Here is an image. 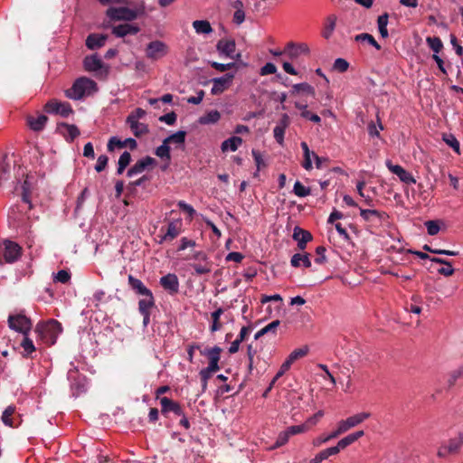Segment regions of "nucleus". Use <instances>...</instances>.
Here are the masks:
<instances>
[{"label": "nucleus", "mask_w": 463, "mask_h": 463, "mask_svg": "<svg viewBox=\"0 0 463 463\" xmlns=\"http://www.w3.org/2000/svg\"><path fill=\"white\" fill-rule=\"evenodd\" d=\"M155 164V159L150 156H146L140 160H138L131 168L128 171V176L131 177L136 175L141 174L144 172L148 166Z\"/></svg>", "instance_id": "nucleus-18"}, {"label": "nucleus", "mask_w": 463, "mask_h": 463, "mask_svg": "<svg viewBox=\"0 0 463 463\" xmlns=\"http://www.w3.org/2000/svg\"><path fill=\"white\" fill-rule=\"evenodd\" d=\"M235 42L233 40H220L216 45L220 54L232 57L235 52Z\"/></svg>", "instance_id": "nucleus-25"}, {"label": "nucleus", "mask_w": 463, "mask_h": 463, "mask_svg": "<svg viewBox=\"0 0 463 463\" xmlns=\"http://www.w3.org/2000/svg\"><path fill=\"white\" fill-rule=\"evenodd\" d=\"M128 283L138 295L145 296L151 292L140 279L134 278L132 275L128 276Z\"/></svg>", "instance_id": "nucleus-29"}, {"label": "nucleus", "mask_w": 463, "mask_h": 463, "mask_svg": "<svg viewBox=\"0 0 463 463\" xmlns=\"http://www.w3.org/2000/svg\"><path fill=\"white\" fill-rule=\"evenodd\" d=\"M83 65L86 71L94 73L107 74L108 69L104 67L101 59L96 55H90L84 59Z\"/></svg>", "instance_id": "nucleus-11"}, {"label": "nucleus", "mask_w": 463, "mask_h": 463, "mask_svg": "<svg viewBox=\"0 0 463 463\" xmlns=\"http://www.w3.org/2000/svg\"><path fill=\"white\" fill-rule=\"evenodd\" d=\"M108 35L90 33L86 39V46L90 50H96L105 45Z\"/></svg>", "instance_id": "nucleus-21"}, {"label": "nucleus", "mask_w": 463, "mask_h": 463, "mask_svg": "<svg viewBox=\"0 0 463 463\" xmlns=\"http://www.w3.org/2000/svg\"><path fill=\"white\" fill-rule=\"evenodd\" d=\"M219 370H220L219 368H215V367H212V366H207L205 368H203L199 372L201 382H208V380L212 377V375Z\"/></svg>", "instance_id": "nucleus-48"}, {"label": "nucleus", "mask_w": 463, "mask_h": 463, "mask_svg": "<svg viewBox=\"0 0 463 463\" xmlns=\"http://www.w3.org/2000/svg\"><path fill=\"white\" fill-rule=\"evenodd\" d=\"M242 144V139L240 137L233 136L222 143L221 148L222 152L236 151Z\"/></svg>", "instance_id": "nucleus-26"}, {"label": "nucleus", "mask_w": 463, "mask_h": 463, "mask_svg": "<svg viewBox=\"0 0 463 463\" xmlns=\"http://www.w3.org/2000/svg\"><path fill=\"white\" fill-rule=\"evenodd\" d=\"M194 31L199 34H208L213 29L210 23L206 20H196L193 23Z\"/></svg>", "instance_id": "nucleus-33"}, {"label": "nucleus", "mask_w": 463, "mask_h": 463, "mask_svg": "<svg viewBox=\"0 0 463 463\" xmlns=\"http://www.w3.org/2000/svg\"><path fill=\"white\" fill-rule=\"evenodd\" d=\"M159 121L164 122L169 126H172L176 121V114L175 112L166 113L159 117Z\"/></svg>", "instance_id": "nucleus-62"}, {"label": "nucleus", "mask_w": 463, "mask_h": 463, "mask_svg": "<svg viewBox=\"0 0 463 463\" xmlns=\"http://www.w3.org/2000/svg\"><path fill=\"white\" fill-rule=\"evenodd\" d=\"M155 154L156 156L169 162L171 159L169 144L164 139L162 145L156 149Z\"/></svg>", "instance_id": "nucleus-38"}, {"label": "nucleus", "mask_w": 463, "mask_h": 463, "mask_svg": "<svg viewBox=\"0 0 463 463\" xmlns=\"http://www.w3.org/2000/svg\"><path fill=\"white\" fill-rule=\"evenodd\" d=\"M146 115V112L143 109L137 108L128 116L127 120H140Z\"/></svg>", "instance_id": "nucleus-57"}, {"label": "nucleus", "mask_w": 463, "mask_h": 463, "mask_svg": "<svg viewBox=\"0 0 463 463\" xmlns=\"http://www.w3.org/2000/svg\"><path fill=\"white\" fill-rule=\"evenodd\" d=\"M222 314H223V309L222 307H219L218 309H216L215 311H213L211 314L212 325L210 326V330L212 333L221 330L222 326L219 320Z\"/></svg>", "instance_id": "nucleus-36"}, {"label": "nucleus", "mask_w": 463, "mask_h": 463, "mask_svg": "<svg viewBox=\"0 0 463 463\" xmlns=\"http://www.w3.org/2000/svg\"><path fill=\"white\" fill-rule=\"evenodd\" d=\"M222 348L219 346L213 347H205L200 349V354L208 358L209 364L208 366L219 368V362L221 359Z\"/></svg>", "instance_id": "nucleus-13"}, {"label": "nucleus", "mask_w": 463, "mask_h": 463, "mask_svg": "<svg viewBox=\"0 0 463 463\" xmlns=\"http://www.w3.org/2000/svg\"><path fill=\"white\" fill-rule=\"evenodd\" d=\"M127 124L129 126L132 133L139 137L142 135H145L148 132V127L146 124L139 122V120H126Z\"/></svg>", "instance_id": "nucleus-27"}, {"label": "nucleus", "mask_w": 463, "mask_h": 463, "mask_svg": "<svg viewBox=\"0 0 463 463\" xmlns=\"http://www.w3.org/2000/svg\"><path fill=\"white\" fill-rule=\"evenodd\" d=\"M324 416L323 411H318L317 413L309 417L303 424L307 426V430L308 431L312 427L316 426L319 420Z\"/></svg>", "instance_id": "nucleus-43"}, {"label": "nucleus", "mask_w": 463, "mask_h": 463, "mask_svg": "<svg viewBox=\"0 0 463 463\" xmlns=\"http://www.w3.org/2000/svg\"><path fill=\"white\" fill-rule=\"evenodd\" d=\"M290 263L293 267H299L303 265L306 268H309L311 266V261L308 254H300L296 253L292 256Z\"/></svg>", "instance_id": "nucleus-31"}, {"label": "nucleus", "mask_w": 463, "mask_h": 463, "mask_svg": "<svg viewBox=\"0 0 463 463\" xmlns=\"http://www.w3.org/2000/svg\"><path fill=\"white\" fill-rule=\"evenodd\" d=\"M14 407L13 406H8L3 412V415H2V420L4 422L5 425L6 426H9V427H13V421L11 420V417L12 415L14 414Z\"/></svg>", "instance_id": "nucleus-52"}, {"label": "nucleus", "mask_w": 463, "mask_h": 463, "mask_svg": "<svg viewBox=\"0 0 463 463\" xmlns=\"http://www.w3.org/2000/svg\"><path fill=\"white\" fill-rule=\"evenodd\" d=\"M387 168L394 175H396L401 182L406 184H416V179L412 176L411 173L405 170L402 166L399 165H393L390 160L385 162Z\"/></svg>", "instance_id": "nucleus-12"}, {"label": "nucleus", "mask_w": 463, "mask_h": 463, "mask_svg": "<svg viewBox=\"0 0 463 463\" xmlns=\"http://www.w3.org/2000/svg\"><path fill=\"white\" fill-rule=\"evenodd\" d=\"M21 346L23 347L25 355H29L35 351V346L33 341L27 335H24Z\"/></svg>", "instance_id": "nucleus-46"}, {"label": "nucleus", "mask_w": 463, "mask_h": 463, "mask_svg": "<svg viewBox=\"0 0 463 463\" xmlns=\"http://www.w3.org/2000/svg\"><path fill=\"white\" fill-rule=\"evenodd\" d=\"M160 285L170 294H176L179 290V280L175 274L168 273L160 279Z\"/></svg>", "instance_id": "nucleus-15"}, {"label": "nucleus", "mask_w": 463, "mask_h": 463, "mask_svg": "<svg viewBox=\"0 0 463 463\" xmlns=\"http://www.w3.org/2000/svg\"><path fill=\"white\" fill-rule=\"evenodd\" d=\"M45 110L47 113L57 114L63 118H68L73 112L71 106L68 102L58 101L56 99L47 102Z\"/></svg>", "instance_id": "nucleus-7"}, {"label": "nucleus", "mask_w": 463, "mask_h": 463, "mask_svg": "<svg viewBox=\"0 0 463 463\" xmlns=\"http://www.w3.org/2000/svg\"><path fill=\"white\" fill-rule=\"evenodd\" d=\"M233 78V73H226L222 77L213 79V87L211 89V93L213 95L222 94L232 85Z\"/></svg>", "instance_id": "nucleus-10"}, {"label": "nucleus", "mask_w": 463, "mask_h": 463, "mask_svg": "<svg viewBox=\"0 0 463 463\" xmlns=\"http://www.w3.org/2000/svg\"><path fill=\"white\" fill-rule=\"evenodd\" d=\"M383 128L382 123L378 121V125L373 122L368 124V133L371 137H379V130Z\"/></svg>", "instance_id": "nucleus-61"}, {"label": "nucleus", "mask_w": 463, "mask_h": 463, "mask_svg": "<svg viewBox=\"0 0 463 463\" xmlns=\"http://www.w3.org/2000/svg\"><path fill=\"white\" fill-rule=\"evenodd\" d=\"M426 43L428 46L434 52V54H439V52L443 48L442 41L439 37H427Z\"/></svg>", "instance_id": "nucleus-41"}, {"label": "nucleus", "mask_w": 463, "mask_h": 463, "mask_svg": "<svg viewBox=\"0 0 463 463\" xmlns=\"http://www.w3.org/2000/svg\"><path fill=\"white\" fill-rule=\"evenodd\" d=\"M445 143L449 146L457 154H460L459 142L453 135H445L443 137Z\"/></svg>", "instance_id": "nucleus-44"}, {"label": "nucleus", "mask_w": 463, "mask_h": 463, "mask_svg": "<svg viewBox=\"0 0 463 463\" xmlns=\"http://www.w3.org/2000/svg\"><path fill=\"white\" fill-rule=\"evenodd\" d=\"M388 21H389V14L387 13H384L378 16V19H377L378 31L383 38H387L389 36V33L387 30Z\"/></svg>", "instance_id": "nucleus-32"}, {"label": "nucleus", "mask_w": 463, "mask_h": 463, "mask_svg": "<svg viewBox=\"0 0 463 463\" xmlns=\"http://www.w3.org/2000/svg\"><path fill=\"white\" fill-rule=\"evenodd\" d=\"M160 404L162 407L163 413H166L168 411H173L174 413H175L178 416L183 415V410H182L181 406L177 402L170 400L167 397L161 398Z\"/></svg>", "instance_id": "nucleus-23"}, {"label": "nucleus", "mask_w": 463, "mask_h": 463, "mask_svg": "<svg viewBox=\"0 0 463 463\" xmlns=\"http://www.w3.org/2000/svg\"><path fill=\"white\" fill-rule=\"evenodd\" d=\"M191 259L198 260V263L191 264V267L194 269L195 274L205 275L212 271V262L209 260V258L204 251H195Z\"/></svg>", "instance_id": "nucleus-5"}, {"label": "nucleus", "mask_w": 463, "mask_h": 463, "mask_svg": "<svg viewBox=\"0 0 463 463\" xmlns=\"http://www.w3.org/2000/svg\"><path fill=\"white\" fill-rule=\"evenodd\" d=\"M185 137H186V132L184 130H179V131L168 136L167 137H165V140L168 144L172 143V144H175L177 146H182L185 142Z\"/></svg>", "instance_id": "nucleus-37"}, {"label": "nucleus", "mask_w": 463, "mask_h": 463, "mask_svg": "<svg viewBox=\"0 0 463 463\" xmlns=\"http://www.w3.org/2000/svg\"><path fill=\"white\" fill-rule=\"evenodd\" d=\"M98 91L97 83L89 78L81 77L75 80L72 87L65 91L69 99L79 100Z\"/></svg>", "instance_id": "nucleus-1"}, {"label": "nucleus", "mask_w": 463, "mask_h": 463, "mask_svg": "<svg viewBox=\"0 0 463 463\" xmlns=\"http://www.w3.org/2000/svg\"><path fill=\"white\" fill-rule=\"evenodd\" d=\"M108 161H109V158H108L107 156H105V155L99 156L98 157V159H97V164L95 165V170L97 172L103 171L106 168V166H107Z\"/></svg>", "instance_id": "nucleus-64"}, {"label": "nucleus", "mask_w": 463, "mask_h": 463, "mask_svg": "<svg viewBox=\"0 0 463 463\" xmlns=\"http://www.w3.org/2000/svg\"><path fill=\"white\" fill-rule=\"evenodd\" d=\"M277 71V67L275 64L271 62H267L264 66L260 68V74L261 76H266L269 74H274Z\"/></svg>", "instance_id": "nucleus-59"}, {"label": "nucleus", "mask_w": 463, "mask_h": 463, "mask_svg": "<svg viewBox=\"0 0 463 463\" xmlns=\"http://www.w3.org/2000/svg\"><path fill=\"white\" fill-rule=\"evenodd\" d=\"M181 221H172L168 223L165 231L161 228L162 235H158V243L163 244L165 241H172L181 233Z\"/></svg>", "instance_id": "nucleus-8"}, {"label": "nucleus", "mask_w": 463, "mask_h": 463, "mask_svg": "<svg viewBox=\"0 0 463 463\" xmlns=\"http://www.w3.org/2000/svg\"><path fill=\"white\" fill-rule=\"evenodd\" d=\"M178 207L183 210L184 212H185L190 218H193L194 215L196 213L195 210L194 209V207L188 203H186L184 201H179L178 203H177Z\"/></svg>", "instance_id": "nucleus-63"}, {"label": "nucleus", "mask_w": 463, "mask_h": 463, "mask_svg": "<svg viewBox=\"0 0 463 463\" xmlns=\"http://www.w3.org/2000/svg\"><path fill=\"white\" fill-rule=\"evenodd\" d=\"M54 279L58 282L65 284L71 279V274L67 270L61 269L56 273Z\"/></svg>", "instance_id": "nucleus-58"}, {"label": "nucleus", "mask_w": 463, "mask_h": 463, "mask_svg": "<svg viewBox=\"0 0 463 463\" xmlns=\"http://www.w3.org/2000/svg\"><path fill=\"white\" fill-rule=\"evenodd\" d=\"M62 127L66 130V133H65L66 137L70 138L71 140H73L75 137H77L80 135V130L75 125L64 124Z\"/></svg>", "instance_id": "nucleus-50"}, {"label": "nucleus", "mask_w": 463, "mask_h": 463, "mask_svg": "<svg viewBox=\"0 0 463 463\" xmlns=\"http://www.w3.org/2000/svg\"><path fill=\"white\" fill-rule=\"evenodd\" d=\"M251 155H252V156H253V158H254V161H255V163H256V165H257V172L255 173V175H258V172L260 171V169L262 166H264V165H265V163H264V160H263V158H262L261 154H260L259 151H257V150H255V149H252V151H251Z\"/></svg>", "instance_id": "nucleus-56"}, {"label": "nucleus", "mask_w": 463, "mask_h": 463, "mask_svg": "<svg viewBox=\"0 0 463 463\" xmlns=\"http://www.w3.org/2000/svg\"><path fill=\"white\" fill-rule=\"evenodd\" d=\"M355 41L356 42H366L370 45L373 46L376 50H380L381 49V46L375 41L373 36L369 34V33H366L357 34L355 36Z\"/></svg>", "instance_id": "nucleus-42"}, {"label": "nucleus", "mask_w": 463, "mask_h": 463, "mask_svg": "<svg viewBox=\"0 0 463 463\" xmlns=\"http://www.w3.org/2000/svg\"><path fill=\"white\" fill-rule=\"evenodd\" d=\"M290 438V435L288 434V430H285L278 435V438L274 443V445L271 447L272 449H278L279 447L284 446L286 443H288V439Z\"/></svg>", "instance_id": "nucleus-45"}, {"label": "nucleus", "mask_w": 463, "mask_h": 463, "mask_svg": "<svg viewBox=\"0 0 463 463\" xmlns=\"http://www.w3.org/2000/svg\"><path fill=\"white\" fill-rule=\"evenodd\" d=\"M47 119L45 115L41 114L36 117L28 116L26 121L32 130L38 132L44 128Z\"/></svg>", "instance_id": "nucleus-24"}, {"label": "nucleus", "mask_w": 463, "mask_h": 463, "mask_svg": "<svg viewBox=\"0 0 463 463\" xmlns=\"http://www.w3.org/2000/svg\"><path fill=\"white\" fill-rule=\"evenodd\" d=\"M109 297L102 289L96 290L93 295L88 298L87 306L90 307L99 308L103 303L108 302Z\"/></svg>", "instance_id": "nucleus-22"}, {"label": "nucleus", "mask_w": 463, "mask_h": 463, "mask_svg": "<svg viewBox=\"0 0 463 463\" xmlns=\"http://www.w3.org/2000/svg\"><path fill=\"white\" fill-rule=\"evenodd\" d=\"M309 49L307 44H295L293 43H289L285 47L283 52L288 55L290 59H296L299 55L303 53H307Z\"/></svg>", "instance_id": "nucleus-19"}, {"label": "nucleus", "mask_w": 463, "mask_h": 463, "mask_svg": "<svg viewBox=\"0 0 463 463\" xmlns=\"http://www.w3.org/2000/svg\"><path fill=\"white\" fill-rule=\"evenodd\" d=\"M168 47L162 41L150 42L146 49V54L148 59L157 61L167 54Z\"/></svg>", "instance_id": "nucleus-6"}, {"label": "nucleus", "mask_w": 463, "mask_h": 463, "mask_svg": "<svg viewBox=\"0 0 463 463\" xmlns=\"http://www.w3.org/2000/svg\"><path fill=\"white\" fill-rule=\"evenodd\" d=\"M293 239L298 241V248L304 250L307 243L312 240V235L309 232L297 226L293 231Z\"/></svg>", "instance_id": "nucleus-20"}, {"label": "nucleus", "mask_w": 463, "mask_h": 463, "mask_svg": "<svg viewBox=\"0 0 463 463\" xmlns=\"http://www.w3.org/2000/svg\"><path fill=\"white\" fill-rule=\"evenodd\" d=\"M288 432V434L291 436L301 434L307 432V426H304V424L300 425H293L286 429Z\"/></svg>", "instance_id": "nucleus-55"}, {"label": "nucleus", "mask_w": 463, "mask_h": 463, "mask_svg": "<svg viewBox=\"0 0 463 463\" xmlns=\"http://www.w3.org/2000/svg\"><path fill=\"white\" fill-rule=\"evenodd\" d=\"M293 191L295 194L299 197H305L310 194V189L303 185L299 181H297L294 184Z\"/></svg>", "instance_id": "nucleus-47"}, {"label": "nucleus", "mask_w": 463, "mask_h": 463, "mask_svg": "<svg viewBox=\"0 0 463 463\" xmlns=\"http://www.w3.org/2000/svg\"><path fill=\"white\" fill-rule=\"evenodd\" d=\"M335 24H336V16L335 15L332 14L326 18L325 27H324V30L322 33V35L326 39L330 38L331 35L333 34L335 28Z\"/></svg>", "instance_id": "nucleus-34"}, {"label": "nucleus", "mask_w": 463, "mask_h": 463, "mask_svg": "<svg viewBox=\"0 0 463 463\" xmlns=\"http://www.w3.org/2000/svg\"><path fill=\"white\" fill-rule=\"evenodd\" d=\"M461 376H463V364L459 365L458 367L450 372L449 379V383L454 384L455 382Z\"/></svg>", "instance_id": "nucleus-54"}, {"label": "nucleus", "mask_w": 463, "mask_h": 463, "mask_svg": "<svg viewBox=\"0 0 463 463\" xmlns=\"http://www.w3.org/2000/svg\"><path fill=\"white\" fill-rule=\"evenodd\" d=\"M131 161V155L125 151L118 158L117 173L121 175Z\"/></svg>", "instance_id": "nucleus-40"}, {"label": "nucleus", "mask_w": 463, "mask_h": 463, "mask_svg": "<svg viewBox=\"0 0 463 463\" xmlns=\"http://www.w3.org/2000/svg\"><path fill=\"white\" fill-rule=\"evenodd\" d=\"M462 444H463V435H458V437L449 439L447 446L445 447V449L449 452L454 453L459 449V448L462 446Z\"/></svg>", "instance_id": "nucleus-39"}, {"label": "nucleus", "mask_w": 463, "mask_h": 463, "mask_svg": "<svg viewBox=\"0 0 463 463\" xmlns=\"http://www.w3.org/2000/svg\"><path fill=\"white\" fill-rule=\"evenodd\" d=\"M425 226L427 228L428 234L430 236L438 234L440 230L439 222L438 221H427L425 222Z\"/></svg>", "instance_id": "nucleus-51"}, {"label": "nucleus", "mask_w": 463, "mask_h": 463, "mask_svg": "<svg viewBox=\"0 0 463 463\" xmlns=\"http://www.w3.org/2000/svg\"><path fill=\"white\" fill-rule=\"evenodd\" d=\"M140 31V28L136 24H122L112 28V33L119 38L127 35H135Z\"/></svg>", "instance_id": "nucleus-16"}, {"label": "nucleus", "mask_w": 463, "mask_h": 463, "mask_svg": "<svg viewBox=\"0 0 463 463\" xmlns=\"http://www.w3.org/2000/svg\"><path fill=\"white\" fill-rule=\"evenodd\" d=\"M8 326L12 330L19 332L24 335H28L32 328V322L25 315L18 313L9 315Z\"/></svg>", "instance_id": "nucleus-4"}, {"label": "nucleus", "mask_w": 463, "mask_h": 463, "mask_svg": "<svg viewBox=\"0 0 463 463\" xmlns=\"http://www.w3.org/2000/svg\"><path fill=\"white\" fill-rule=\"evenodd\" d=\"M155 306V299L152 292L148 293L147 295L143 296V298H141L138 301V310L140 313H146L150 312L151 309Z\"/></svg>", "instance_id": "nucleus-28"}, {"label": "nucleus", "mask_w": 463, "mask_h": 463, "mask_svg": "<svg viewBox=\"0 0 463 463\" xmlns=\"http://www.w3.org/2000/svg\"><path fill=\"white\" fill-rule=\"evenodd\" d=\"M144 13V7L140 9H130L128 7L110 6L106 11V15L110 21H127L130 22L137 18Z\"/></svg>", "instance_id": "nucleus-3"}, {"label": "nucleus", "mask_w": 463, "mask_h": 463, "mask_svg": "<svg viewBox=\"0 0 463 463\" xmlns=\"http://www.w3.org/2000/svg\"><path fill=\"white\" fill-rule=\"evenodd\" d=\"M137 146V141L132 137L121 140L117 137H112L109 140L108 149L109 151H113L115 148H123L125 146H128L130 149H135Z\"/></svg>", "instance_id": "nucleus-17"}, {"label": "nucleus", "mask_w": 463, "mask_h": 463, "mask_svg": "<svg viewBox=\"0 0 463 463\" xmlns=\"http://www.w3.org/2000/svg\"><path fill=\"white\" fill-rule=\"evenodd\" d=\"M221 118V114L218 110L208 111L205 115L199 118L198 122L201 125L215 124Z\"/></svg>", "instance_id": "nucleus-30"}, {"label": "nucleus", "mask_w": 463, "mask_h": 463, "mask_svg": "<svg viewBox=\"0 0 463 463\" xmlns=\"http://www.w3.org/2000/svg\"><path fill=\"white\" fill-rule=\"evenodd\" d=\"M349 63L343 58H337L333 65L334 70L339 72H345L347 71Z\"/></svg>", "instance_id": "nucleus-53"}, {"label": "nucleus", "mask_w": 463, "mask_h": 463, "mask_svg": "<svg viewBox=\"0 0 463 463\" xmlns=\"http://www.w3.org/2000/svg\"><path fill=\"white\" fill-rule=\"evenodd\" d=\"M309 348L307 345H304L300 348L295 349L288 355L290 356V360L297 361L299 358H302L307 354Z\"/></svg>", "instance_id": "nucleus-49"}, {"label": "nucleus", "mask_w": 463, "mask_h": 463, "mask_svg": "<svg viewBox=\"0 0 463 463\" xmlns=\"http://www.w3.org/2000/svg\"><path fill=\"white\" fill-rule=\"evenodd\" d=\"M294 90L297 91H306L307 93L314 96L315 95V90L312 86H310L307 83H298L293 86Z\"/></svg>", "instance_id": "nucleus-60"}, {"label": "nucleus", "mask_w": 463, "mask_h": 463, "mask_svg": "<svg viewBox=\"0 0 463 463\" xmlns=\"http://www.w3.org/2000/svg\"><path fill=\"white\" fill-rule=\"evenodd\" d=\"M371 417V413L367 411H362L354 415L347 417L345 420H341L338 421V424L344 430V432H347L349 430L360 425L365 420Z\"/></svg>", "instance_id": "nucleus-9"}, {"label": "nucleus", "mask_w": 463, "mask_h": 463, "mask_svg": "<svg viewBox=\"0 0 463 463\" xmlns=\"http://www.w3.org/2000/svg\"><path fill=\"white\" fill-rule=\"evenodd\" d=\"M360 215L364 221L375 223H381L389 218L386 213L371 209H360Z\"/></svg>", "instance_id": "nucleus-14"}, {"label": "nucleus", "mask_w": 463, "mask_h": 463, "mask_svg": "<svg viewBox=\"0 0 463 463\" xmlns=\"http://www.w3.org/2000/svg\"><path fill=\"white\" fill-rule=\"evenodd\" d=\"M296 108L301 110V117L309 119L310 121L314 123H319L321 121V118L318 115L313 114L310 111L307 109L306 104H301L299 102L295 103Z\"/></svg>", "instance_id": "nucleus-35"}, {"label": "nucleus", "mask_w": 463, "mask_h": 463, "mask_svg": "<svg viewBox=\"0 0 463 463\" xmlns=\"http://www.w3.org/2000/svg\"><path fill=\"white\" fill-rule=\"evenodd\" d=\"M61 332V324L53 319L47 323L38 324L35 328V333L38 336L48 345H54Z\"/></svg>", "instance_id": "nucleus-2"}]
</instances>
